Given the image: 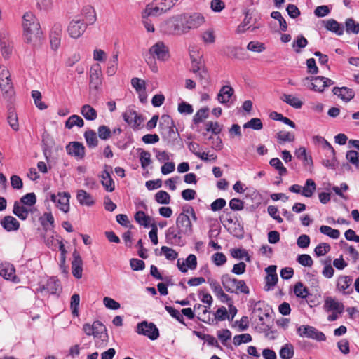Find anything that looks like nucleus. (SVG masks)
<instances>
[{"instance_id": "41", "label": "nucleus", "mask_w": 359, "mask_h": 359, "mask_svg": "<svg viewBox=\"0 0 359 359\" xmlns=\"http://www.w3.org/2000/svg\"><path fill=\"white\" fill-rule=\"evenodd\" d=\"M83 125V120L78 115H72L65 122V127L68 129H71L75 126L81 128Z\"/></svg>"}, {"instance_id": "54", "label": "nucleus", "mask_w": 359, "mask_h": 359, "mask_svg": "<svg viewBox=\"0 0 359 359\" xmlns=\"http://www.w3.org/2000/svg\"><path fill=\"white\" fill-rule=\"evenodd\" d=\"M155 200L160 204H168L170 202V196L165 191H159L155 194Z\"/></svg>"}, {"instance_id": "32", "label": "nucleus", "mask_w": 359, "mask_h": 359, "mask_svg": "<svg viewBox=\"0 0 359 359\" xmlns=\"http://www.w3.org/2000/svg\"><path fill=\"white\" fill-rule=\"evenodd\" d=\"M76 198L82 205L91 206L95 203L93 197L83 189H80L77 191Z\"/></svg>"}, {"instance_id": "4", "label": "nucleus", "mask_w": 359, "mask_h": 359, "mask_svg": "<svg viewBox=\"0 0 359 359\" xmlns=\"http://www.w3.org/2000/svg\"><path fill=\"white\" fill-rule=\"evenodd\" d=\"M222 284L227 292L229 293H243L248 294L250 293L249 287L243 280H238L229 274H224L221 277Z\"/></svg>"}, {"instance_id": "47", "label": "nucleus", "mask_w": 359, "mask_h": 359, "mask_svg": "<svg viewBox=\"0 0 359 359\" xmlns=\"http://www.w3.org/2000/svg\"><path fill=\"white\" fill-rule=\"evenodd\" d=\"M135 219L144 227H148L150 225L151 217L146 215L143 211L137 212L135 215Z\"/></svg>"}, {"instance_id": "34", "label": "nucleus", "mask_w": 359, "mask_h": 359, "mask_svg": "<svg viewBox=\"0 0 359 359\" xmlns=\"http://www.w3.org/2000/svg\"><path fill=\"white\" fill-rule=\"evenodd\" d=\"M325 27L339 36L344 34V27L334 19H330L325 22Z\"/></svg>"}, {"instance_id": "28", "label": "nucleus", "mask_w": 359, "mask_h": 359, "mask_svg": "<svg viewBox=\"0 0 359 359\" xmlns=\"http://www.w3.org/2000/svg\"><path fill=\"white\" fill-rule=\"evenodd\" d=\"M295 155L297 158L302 161L304 166H305L309 170L313 168V160L311 156H309L306 153V150L304 147H300L295 151Z\"/></svg>"}, {"instance_id": "37", "label": "nucleus", "mask_w": 359, "mask_h": 359, "mask_svg": "<svg viewBox=\"0 0 359 359\" xmlns=\"http://www.w3.org/2000/svg\"><path fill=\"white\" fill-rule=\"evenodd\" d=\"M15 269L8 264L0 263V276L6 280H11L15 276Z\"/></svg>"}, {"instance_id": "17", "label": "nucleus", "mask_w": 359, "mask_h": 359, "mask_svg": "<svg viewBox=\"0 0 359 359\" xmlns=\"http://www.w3.org/2000/svg\"><path fill=\"white\" fill-rule=\"evenodd\" d=\"M311 89L314 91L323 92L325 88L334 84V81L324 76H316L311 79Z\"/></svg>"}, {"instance_id": "63", "label": "nucleus", "mask_w": 359, "mask_h": 359, "mask_svg": "<svg viewBox=\"0 0 359 359\" xmlns=\"http://www.w3.org/2000/svg\"><path fill=\"white\" fill-rule=\"evenodd\" d=\"M265 48L264 44L259 41H250L247 46L248 50L256 53H262Z\"/></svg>"}, {"instance_id": "27", "label": "nucleus", "mask_w": 359, "mask_h": 359, "mask_svg": "<svg viewBox=\"0 0 359 359\" xmlns=\"http://www.w3.org/2000/svg\"><path fill=\"white\" fill-rule=\"evenodd\" d=\"M0 44L2 56L6 59L8 58L12 53L13 43L8 38L6 34H1Z\"/></svg>"}, {"instance_id": "11", "label": "nucleus", "mask_w": 359, "mask_h": 359, "mask_svg": "<svg viewBox=\"0 0 359 359\" xmlns=\"http://www.w3.org/2000/svg\"><path fill=\"white\" fill-rule=\"evenodd\" d=\"M122 117L123 120L132 128H138L143 122L142 116L138 114L133 108H128L123 113Z\"/></svg>"}, {"instance_id": "60", "label": "nucleus", "mask_w": 359, "mask_h": 359, "mask_svg": "<svg viewBox=\"0 0 359 359\" xmlns=\"http://www.w3.org/2000/svg\"><path fill=\"white\" fill-rule=\"evenodd\" d=\"M271 17L278 21L280 29L282 31L285 32L287 30V24L286 22V20L284 19V18L282 16L281 13L279 11H273L271 13Z\"/></svg>"}, {"instance_id": "33", "label": "nucleus", "mask_w": 359, "mask_h": 359, "mask_svg": "<svg viewBox=\"0 0 359 359\" xmlns=\"http://www.w3.org/2000/svg\"><path fill=\"white\" fill-rule=\"evenodd\" d=\"M172 126H174L172 118L169 115H163L159 123V130L161 135L165 136L168 130Z\"/></svg>"}, {"instance_id": "15", "label": "nucleus", "mask_w": 359, "mask_h": 359, "mask_svg": "<svg viewBox=\"0 0 359 359\" xmlns=\"http://www.w3.org/2000/svg\"><path fill=\"white\" fill-rule=\"evenodd\" d=\"M86 25L81 22V20H72L67 27V32L70 37L74 39L79 38L86 31Z\"/></svg>"}, {"instance_id": "19", "label": "nucleus", "mask_w": 359, "mask_h": 359, "mask_svg": "<svg viewBox=\"0 0 359 359\" xmlns=\"http://www.w3.org/2000/svg\"><path fill=\"white\" fill-rule=\"evenodd\" d=\"M267 275L265 278V290H271L278 282V275L276 273V266L271 265L265 269Z\"/></svg>"}, {"instance_id": "48", "label": "nucleus", "mask_w": 359, "mask_h": 359, "mask_svg": "<svg viewBox=\"0 0 359 359\" xmlns=\"http://www.w3.org/2000/svg\"><path fill=\"white\" fill-rule=\"evenodd\" d=\"M346 31L347 33H359V23L356 22L353 18H348L345 22Z\"/></svg>"}, {"instance_id": "24", "label": "nucleus", "mask_w": 359, "mask_h": 359, "mask_svg": "<svg viewBox=\"0 0 359 359\" xmlns=\"http://www.w3.org/2000/svg\"><path fill=\"white\" fill-rule=\"evenodd\" d=\"M165 13L162 7L158 5L157 0H154L151 3L147 5L142 12V14L148 17H157Z\"/></svg>"}, {"instance_id": "55", "label": "nucleus", "mask_w": 359, "mask_h": 359, "mask_svg": "<svg viewBox=\"0 0 359 359\" xmlns=\"http://www.w3.org/2000/svg\"><path fill=\"white\" fill-rule=\"evenodd\" d=\"M196 75L198 78L201 83L203 86H206L207 85H208L210 81V76L208 70L205 67L202 68L201 70H199L196 74Z\"/></svg>"}, {"instance_id": "53", "label": "nucleus", "mask_w": 359, "mask_h": 359, "mask_svg": "<svg viewBox=\"0 0 359 359\" xmlns=\"http://www.w3.org/2000/svg\"><path fill=\"white\" fill-rule=\"evenodd\" d=\"M243 128L259 130L263 128V124L260 118H252L243 125Z\"/></svg>"}, {"instance_id": "10", "label": "nucleus", "mask_w": 359, "mask_h": 359, "mask_svg": "<svg viewBox=\"0 0 359 359\" xmlns=\"http://www.w3.org/2000/svg\"><path fill=\"white\" fill-rule=\"evenodd\" d=\"M50 198L61 211L65 213L69 212L70 194L68 192H59L57 195L52 194Z\"/></svg>"}, {"instance_id": "29", "label": "nucleus", "mask_w": 359, "mask_h": 359, "mask_svg": "<svg viewBox=\"0 0 359 359\" xmlns=\"http://www.w3.org/2000/svg\"><path fill=\"white\" fill-rule=\"evenodd\" d=\"M1 225L7 231H16L20 227V223L13 216H6L1 220Z\"/></svg>"}, {"instance_id": "52", "label": "nucleus", "mask_w": 359, "mask_h": 359, "mask_svg": "<svg viewBox=\"0 0 359 359\" xmlns=\"http://www.w3.org/2000/svg\"><path fill=\"white\" fill-rule=\"evenodd\" d=\"M209 109L207 107L200 109L194 116L193 121L194 123L198 124L203 121L204 119L208 116Z\"/></svg>"}, {"instance_id": "39", "label": "nucleus", "mask_w": 359, "mask_h": 359, "mask_svg": "<svg viewBox=\"0 0 359 359\" xmlns=\"http://www.w3.org/2000/svg\"><path fill=\"white\" fill-rule=\"evenodd\" d=\"M81 114L88 121H94L97 116L96 110L89 104H84L81 107Z\"/></svg>"}, {"instance_id": "36", "label": "nucleus", "mask_w": 359, "mask_h": 359, "mask_svg": "<svg viewBox=\"0 0 359 359\" xmlns=\"http://www.w3.org/2000/svg\"><path fill=\"white\" fill-rule=\"evenodd\" d=\"M352 283V278L347 276H340L337 283V288L341 291L344 292L345 294H350V291L346 292V290L348 289L350 285Z\"/></svg>"}, {"instance_id": "3", "label": "nucleus", "mask_w": 359, "mask_h": 359, "mask_svg": "<svg viewBox=\"0 0 359 359\" xmlns=\"http://www.w3.org/2000/svg\"><path fill=\"white\" fill-rule=\"evenodd\" d=\"M22 28L24 39L27 43L36 46L41 42L43 33L40 23L33 13L27 12L23 15Z\"/></svg>"}, {"instance_id": "31", "label": "nucleus", "mask_w": 359, "mask_h": 359, "mask_svg": "<svg viewBox=\"0 0 359 359\" xmlns=\"http://www.w3.org/2000/svg\"><path fill=\"white\" fill-rule=\"evenodd\" d=\"M324 307L327 311H337L339 313H341L344 309L343 304L331 297L325 299Z\"/></svg>"}, {"instance_id": "1", "label": "nucleus", "mask_w": 359, "mask_h": 359, "mask_svg": "<svg viewBox=\"0 0 359 359\" xmlns=\"http://www.w3.org/2000/svg\"><path fill=\"white\" fill-rule=\"evenodd\" d=\"M191 219L197 220L196 214L193 207H183L182 211L176 219L175 226H170L165 233L168 243L183 246L184 245V236H190L194 232Z\"/></svg>"}, {"instance_id": "30", "label": "nucleus", "mask_w": 359, "mask_h": 359, "mask_svg": "<svg viewBox=\"0 0 359 359\" xmlns=\"http://www.w3.org/2000/svg\"><path fill=\"white\" fill-rule=\"evenodd\" d=\"M209 309L208 306L200 304H196L194 306V312L198 315V318L204 323H208L211 319Z\"/></svg>"}, {"instance_id": "12", "label": "nucleus", "mask_w": 359, "mask_h": 359, "mask_svg": "<svg viewBox=\"0 0 359 359\" xmlns=\"http://www.w3.org/2000/svg\"><path fill=\"white\" fill-rule=\"evenodd\" d=\"M0 88L4 93H10L13 90L11 74L5 66H0Z\"/></svg>"}, {"instance_id": "7", "label": "nucleus", "mask_w": 359, "mask_h": 359, "mask_svg": "<svg viewBox=\"0 0 359 359\" xmlns=\"http://www.w3.org/2000/svg\"><path fill=\"white\" fill-rule=\"evenodd\" d=\"M136 332L149 337L151 340H155L159 337V332L156 326L153 323L142 321L137 325Z\"/></svg>"}, {"instance_id": "9", "label": "nucleus", "mask_w": 359, "mask_h": 359, "mask_svg": "<svg viewBox=\"0 0 359 359\" xmlns=\"http://www.w3.org/2000/svg\"><path fill=\"white\" fill-rule=\"evenodd\" d=\"M316 189V185L312 179L306 180L304 187H302L299 184H293L289 187V190L291 192L301 194L302 196L307 198L311 197Z\"/></svg>"}, {"instance_id": "56", "label": "nucleus", "mask_w": 359, "mask_h": 359, "mask_svg": "<svg viewBox=\"0 0 359 359\" xmlns=\"http://www.w3.org/2000/svg\"><path fill=\"white\" fill-rule=\"evenodd\" d=\"M20 202L24 205L32 206L36 203V197L34 193H28L20 198Z\"/></svg>"}, {"instance_id": "46", "label": "nucleus", "mask_w": 359, "mask_h": 359, "mask_svg": "<svg viewBox=\"0 0 359 359\" xmlns=\"http://www.w3.org/2000/svg\"><path fill=\"white\" fill-rule=\"evenodd\" d=\"M269 164L278 170L280 175H285L287 173L286 168L278 158H271L269 161Z\"/></svg>"}, {"instance_id": "21", "label": "nucleus", "mask_w": 359, "mask_h": 359, "mask_svg": "<svg viewBox=\"0 0 359 359\" xmlns=\"http://www.w3.org/2000/svg\"><path fill=\"white\" fill-rule=\"evenodd\" d=\"M68 154L78 159L83 158L85 156V147L83 144L78 142H70L66 147Z\"/></svg>"}, {"instance_id": "14", "label": "nucleus", "mask_w": 359, "mask_h": 359, "mask_svg": "<svg viewBox=\"0 0 359 359\" xmlns=\"http://www.w3.org/2000/svg\"><path fill=\"white\" fill-rule=\"evenodd\" d=\"M264 303L260 301L253 302L252 314L259 318L260 324L264 326L263 330L266 331L269 330V326L266 325L264 323V316L269 317V312L264 309Z\"/></svg>"}, {"instance_id": "18", "label": "nucleus", "mask_w": 359, "mask_h": 359, "mask_svg": "<svg viewBox=\"0 0 359 359\" xmlns=\"http://www.w3.org/2000/svg\"><path fill=\"white\" fill-rule=\"evenodd\" d=\"M62 26L60 24H55L50 34V41L51 48L57 50L60 46Z\"/></svg>"}, {"instance_id": "35", "label": "nucleus", "mask_w": 359, "mask_h": 359, "mask_svg": "<svg viewBox=\"0 0 359 359\" xmlns=\"http://www.w3.org/2000/svg\"><path fill=\"white\" fill-rule=\"evenodd\" d=\"M13 212L20 219L25 220L28 217L29 210L25 205L15 201L13 205Z\"/></svg>"}, {"instance_id": "44", "label": "nucleus", "mask_w": 359, "mask_h": 359, "mask_svg": "<svg viewBox=\"0 0 359 359\" xmlns=\"http://www.w3.org/2000/svg\"><path fill=\"white\" fill-rule=\"evenodd\" d=\"M118 53L114 54L112 58L109 60L107 68V74L109 76L114 75L117 71Z\"/></svg>"}, {"instance_id": "45", "label": "nucleus", "mask_w": 359, "mask_h": 359, "mask_svg": "<svg viewBox=\"0 0 359 359\" xmlns=\"http://www.w3.org/2000/svg\"><path fill=\"white\" fill-rule=\"evenodd\" d=\"M294 293L298 298L302 299L306 298L309 294L307 287H304L302 282H298L295 284Z\"/></svg>"}, {"instance_id": "16", "label": "nucleus", "mask_w": 359, "mask_h": 359, "mask_svg": "<svg viewBox=\"0 0 359 359\" xmlns=\"http://www.w3.org/2000/svg\"><path fill=\"white\" fill-rule=\"evenodd\" d=\"M61 290L62 287L60 280L52 277L46 281V284L41 285L37 289V292H46L47 294H55L57 292L61 291Z\"/></svg>"}, {"instance_id": "61", "label": "nucleus", "mask_w": 359, "mask_h": 359, "mask_svg": "<svg viewBox=\"0 0 359 359\" xmlns=\"http://www.w3.org/2000/svg\"><path fill=\"white\" fill-rule=\"evenodd\" d=\"M276 137L280 143L285 142H293L294 140V135L290 132L280 131L277 133Z\"/></svg>"}, {"instance_id": "13", "label": "nucleus", "mask_w": 359, "mask_h": 359, "mask_svg": "<svg viewBox=\"0 0 359 359\" xmlns=\"http://www.w3.org/2000/svg\"><path fill=\"white\" fill-rule=\"evenodd\" d=\"M93 336L95 339H100V342L97 340L95 343L97 346L105 345L107 341L108 335L105 326L100 321H95L93 323Z\"/></svg>"}, {"instance_id": "23", "label": "nucleus", "mask_w": 359, "mask_h": 359, "mask_svg": "<svg viewBox=\"0 0 359 359\" xmlns=\"http://www.w3.org/2000/svg\"><path fill=\"white\" fill-rule=\"evenodd\" d=\"M81 20V22L86 25V27L89 25H93L96 20V13L91 6H86L83 8L81 16L77 18Z\"/></svg>"}, {"instance_id": "25", "label": "nucleus", "mask_w": 359, "mask_h": 359, "mask_svg": "<svg viewBox=\"0 0 359 359\" xmlns=\"http://www.w3.org/2000/svg\"><path fill=\"white\" fill-rule=\"evenodd\" d=\"M234 93V90L230 86H224L219 90L217 94V100L222 104H228L231 97Z\"/></svg>"}, {"instance_id": "50", "label": "nucleus", "mask_w": 359, "mask_h": 359, "mask_svg": "<svg viewBox=\"0 0 359 359\" xmlns=\"http://www.w3.org/2000/svg\"><path fill=\"white\" fill-rule=\"evenodd\" d=\"M7 120L9 126L13 130L18 131L19 130L18 116L14 111L10 110L8 111Z\"/></svg>"}, {"instance_id": "51", "label": "nucleus", "mask_w": 359, "mask_h": 359, "mask_svg": "<svg viewBox=\"0 0 359 359\" xmlns=\"http://www.w3.org/2000/svg\"><path fill=\"white\" fill-rule=\"evenodd\" d=\"M320 233L328 236L329 237L337 239L340 236V232L337 229H332L331 227L328 226L323 225L320 227Z\"/></svg>"}, {"instance_id": "42", "label": "nucleus", "mask_w": 359, "mask_h": 359, "mask_svg": "<svg viewBox=\"0 0 359 359\" xmlns=\"http://www.w3.org/2000/svg\"><path fill=\"white\" fill-rule=\"evenodd\" d=\"M251 19H252L251 15L248 13H246L245 17L243 22L237 28V32L238 33H243L246 30H248V29H251V31H255L256 29H257L259 27L258 26L251 27V26L250 25Z\"/></svg>"}, {"instance_id": "58", "label": "nucleus", "mask_w": 359, "mask_h": 359, "mask_svg": "<svg viewBox=\"0 0 359 359\" xmlns=\"http://www.w3.org/2000/svg\"><path fill=\"white\" fill-rule=\"evenodd\" d=\"M80 303V297L78 294H74L71 297L70 307L72 314L74 316H79V306Z\"/></svg>"}, {"instance_id": "20", "label": "nucleus", "mask_w": 359, "mask_h": 359, "mask_svg": "<svg viewBox=\"0 0 359 359\" xmlns=\"http://www.w3.org/2000/svg\"><path fill=\"white\" fill-rule=\"evenodd\" d=\"M73 260L72 262V272L73 276L79 279L82 277L83 272V260L79 253L74 250L73 254Z\"/></svg>"}, {"instance_id": "8", "label": "nucleus", "mask_w": 359, "mask_h": 359, "mask_svg": "<svg viewBox=\"0 0 359 359\" xmlns=\"http://www.w3.org/2000/svg\"><path fill=\"white\" fill-rule=\"evenodd\" d=\"M102 83V73L99 64H95L90 67L89 86L90 89L98 91Z\"/></svg>"}, {"instance_id": "59", "label": "nucleus", "mask_w": 359, "mask_h": 359, "mask_svg": "<svg viewBox=\"0 0 359 359\" xmlns=\"http://www.w3.org/2000/svg\"><path fill=\"white\" fill-rule=\"evenodd\" d=\"M252 340V338L250 334H241L234 336L233 344L235 346H239L243 343H248Z\"/></svg>"}, {"instance_id": "49", "label": "nucleus", "mask_w": 359, "mask_h": 359, "mask_svg": "<svg viewBox=\"0 0 359 359\" xmlns=\"http://www.w3.org/2000/svg\"><path fill=\"white\" fill-rule=\"evenodd\" d=\"M231 255L233 257L236 259H245L247 262L250 261V257L245 249L233 248L231 250Z\"/></svg>"}, {"instance_id": "22", "label": "nucleus", "mask_w": 359, "mask_h": 359, "mask_svg": "<svg viewBox=\"0 0 359 359\" xmlns=\"http://www.w3.org/2000/svg\"><path fill=\"white\" fill-rule=\"evenodd\" d=\"M111 168L108 165L104 166V170L102 172L100 175L101 183L106 191L111 192L115 189L114 182L111 177L110 171Z\"/></svg>"}, {"instance_id": "64", "label": "nucleus", "mask_w": 359, "mask_h": 359, "mask_svg": "<svg viewBox=\"0 0 359 359\" xmlns=\"http://www.w3.org/2000/svg\"><path fill=\"white\" fill-rule=\"evenodd\" d=\"M330 250V245L326 243H321L318 245L315 249L314 252L318 257L325 255Z\"/></svg>"}, {"instance_id": "43", "label": "nucleus", "mask_w": 359, "mask_h": 359, "mask_svg": "<svg viewBox=\"0 0 359 359\" xmlns=\"http://www.w3.org/2000/svg\"><path fill=\"white\" fill-rule=\"evenodd\" d=\"M84 137L87 145L89 147H95L97 146L98 140L96 133L93 130H87L84 133Z\"/></svg>"}, {"instance_id": "38", "label": "nucleus", "mask_w": 359, "mask_h": 359, "mask_svg": "<svg viewBox=\"0 0 359 359\" xmlns=\"http://www.w3.org/2000/svg\"><path fill=\"white\" fill-rule=\"evenodd\" d=\"M280 99L295 109H300L303 105V102L292 95L283 94Z\"/></svg>"}, {"instance_id": "62", "label": "nucleus", "mask_w": 359, "mask_h": 359, "mask_svg": "<svg viewBox=\"0 0 359 359\" xmlns=\"http://www.w3.org/2000/svg\"><path fill=\"white\" fill-rule=\"evenodd\" d=\"M41 225L47 229V225L49 224L53 227L54 226V217L51 212H45L39 219Z\"/></svg>"}, {"instance_id": "5", "label": "nucleus", "mask_w": 359, "mask_h": 359, "mask_svg": "<svg viewBox=\"0 0 359 359\" xmlns=\"http://www.w3.org/2000/svg\"><path fill=\"white\" fill-rule=\"evenodd\" d=\"M297 332L301 337H306L318 341L326 340L324 333L310 325H301L297 328Z\"/></svg>"}, {"instance_id": "40", "label": "nucleus", "mask_w": 359, "mask_h": 359, "mask_svg": "<svg viewBox=\"0 0 359 359\" xmlns=\"http://www.w3.org/2000/svg\"><path fill=\"white\" fill-rule=\"evenodd\" d=\"M294 355V346L290 343L283 345L279 351V355L281 359H291L293 358Z\"/></svg>"}, {"instance_id": "2", "label": "nucleus", "mask_w": 359, "mask_h": 359, "mask_svg": "<svg viewBox=\"0 0 359 359\" xmlns=\"http://www.w3.org/2000/svg\"><path fill=\"white\" fill-rule=\"evenodd\" d=\"M205 22L204 17L200 13L181 14L174 15L161 25L162 32L169 35H182L191 29H197Z\"/></svg>"}, {"instance_id": "26", "label": "nucleus", "mask_w": 359, "mask_h": 359, "mask_svg": "<svg viewBox=\"0 0 359 359\" xmlns=\"http://www.w3.org/2000/svg\"><path fill=\"white\" fill-rule=\"evenodd\" d=\"M332 92L334 95L338 96L339 98H341L342 100L345 102H349L355 96L354 91L352 89L348 88L347 87H334L332 89Z\"/></svg>"}, {"instance_id": "6", "label": "nucleus", "mask_w": 359, "mask_h": 359, "mask_svg": "<svg viewBox=\"0 0 359 359\" xmlns=\"http://www.w3.org/2000/svg\"><path fill=\"white\" fill-rule=\"evenodd\" d=\"M145 55H151L154 59L165 61L169 58V49L163 42L158 41L149 49Z\"/></svg>"}, {"instance_id": "57", "label": "nucleus", "mask_w": 359, "mask_h": 359, "mask_svg": "<svg viewBox=\"0 0 359 359\" xmlns=\"http://www.w3.org/2000/svg\"><path fill=\"white\" fill-rule=\"evenodd\" d=\"M308 44L307 39L303 36L302 35H299L297 36V39L293 42V48H294V50L296 53H300V48H305Z\"/></svg>"}]
</instances>
